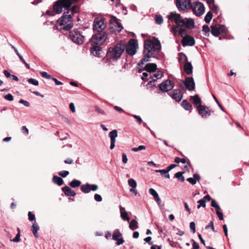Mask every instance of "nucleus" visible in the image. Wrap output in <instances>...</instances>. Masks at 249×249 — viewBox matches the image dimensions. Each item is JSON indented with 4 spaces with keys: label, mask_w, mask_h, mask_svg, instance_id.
Listing matches in <instances>:
<instances>
[{
    "label": "nucleus",
    "mask_w": 249,
    "mask_h": 249,
    "mask_svg": "<svg viewBox=\"0 0 249 249\" xmlns=\"http://www.w3.org/2000/svg\"><path fill=\"white\" fill-rule=\"evenodd\" d=\"M184 172H178L175 174V177L181 182H184L185 178L182 175L184 174Z\"/></svg>",
    "instance_id": "nucleus-32"
},
{
    "label": "nucleus",
    "mask_w": 249,
    "mask_h": 249,
    "mask_svg": "<svg viewBox=\"0 0 249 249\" xmlns=\"http://www.w3.org/2000/svg\"><path fill=\"white\" fill-rule=\"evenodd\" d=\"M178 61L180 64L185 63L188 62V58L184 53H178Z\"/></svg>",
    "instance_id": "nucleus-23"
},
{
    "label": "nucleus",
    "mask_w": 249,
    "mask_h": 249,
    "mask_svg": "<svg viewBox=\"0 0 249 249\" xmlns=\"http://www.w3.org/2000/svg\"><path fill=\"white\" fill-rule=\"evenodd\" d=\"M186 22H185V26L189 29H192L195 27V21L193 18H186Z\"/></svg>",
    "instance_id": "nucleus-27"
},
{
    "label": "nucleus",
    "mask_w": 249,
    "mask_h": 249,
    "mask_svg": "<svg viewBox=\"0 0 249 249\" xmlns=\"http://www.w3.org/2000/svg\"><path fill=\"white\" fill-rule=\"evenodd\" d=\"M19 103L20 104H23L25 107H28L30 106V103L28 101L26 100H24L23 99H21L19 100Z\"/></svg>",
    "instance_id": "nucleus-59"
},
{
    "label": "nucleus",
    "mask_w": 249,
    "mask_h": 249,
    "mask_svg": "<svg viewBox=\"0 0 249 249\" xmlns=\"http://www.w3.org/2000/svg\"><path fill=\"white\" fill-rule=\"evenodd\" d=\"M116 241H117L116 243L117 246H120L124 242V240L123 238H118Z\"/></svg>",
    "instance_id": "nucleus-60"
},
{
    "label": "nucleus",
    "mask_w": 249,
    "mask_h": 249,
    "mask_svg": "<svg viewBox=\"0 0 249 249\" xmlns=\"http://www.w3.org/2000/svg\"><path fill=\"white\" fill-rule=\"evenodd\" d=\"M209 228H211L213 231L216 232V231L214 230L213 222V221H210L209 224L207 225L205 228L206 230H208Z\"/></svg>",
    "instance_id": "nucleus-48"
},
{
    "label": "nucleus",
    "mask_w": 249,
    "mask_h": 249,
    "mask_svg": "<svg viewBox=\"0 0 249 249\" xmlns=\"http://www.w3.org/2000/svg\"><path fill=\"white\" fill-rule=\"evenodd\" d=\"M129 227L130 229H131L132 231H134L137 229L138 228V222L135 219H132L130 223Z\"/></svg>",
    "instance_id": "nucleus-31"
},
{
    "label": "nucleus",
    "mask_w": 249,
    "mask_h": 249,
    "mask_svg": "<svg viewBox=\"0 0 249 249\" xmlns=\"http://www.w3.org/2000/svg\"><path fill=\"white\" fill-rule=\"evenodd\" d=\"M219 28H220V34L221 33H223V34L227 33V32H228V29L225 25L219 24Z\"/></svg>",
    "instance_id": "nucleus-44"
},
{
    "label": "nucleus",
    "mask_w": 249,
    "mask_h": 249,
    "mask_svg": "<svg viewBox=\"0 0 249 249\" xmlns=\"http://www.w3.org/2000/svg\"><path fill=\"white\" fill-rule=\"evenodd\" d=\"M128 185L133 188H135L137 187L136 181L132 178L129 179L128 181Z\"/></svg>",
    "instance_id": "nucleus-39"
},
{
    "label": "nucleus",
    "mask_w": 249,
    "mask_h": 249,
    "mask_svg": "<svg viewBox=\"0 0 249 249\" xmlns=\"http://www.w3.org/2000/svg\"><path fill=\"white\" fill-rule=\"evenodd\" d=\"M184 70L185 73L190 75L193 72V66L191 62H187L184 65Z\"/></svg>",
    "instance_id": "nucleus-21"
},
{
    "label": "nucleus",
    "mask_w": 249,
    "mask_h": 249,
    "mask_svg": "<svg viewBox=\"0 0 249 249\" xmlns=\"http://www.w3.org/2000/svg\"><path fill=\"white\" fill-rule=\"evenodd\" d=\"M191 99L193 100V102L196 105H201V100L200 98L197 94H196L194 96H191L190 97Z\"/></svg>",
    "instance_id": "nucleus-29"
},
{
    "label": "nucleus",
    "mask_w": 249,
    "mask_h": 249,
    "mask_svg": "<svg viewBox=\"0 0 249 249\" xmlns=\"http://www.w3.org/2000/svg\"><path fill=\"white\" fill-rule=\"evenodd\" d=\"M216 214H217L218 217L219 218V219L220 220H223V213L222 212H220L219 211H216Z\"/></svg>",
    "instance_id": "nucleus-61"
},
{
    "label": "nucleus",
    "mask_w": 249,
    "mask_h": 249,
    "mask_svg": "<svg viewBox=\"0 0 249 249\" xmlns=\"http://www.w3.org/2000/svg\"><path fill=\"white\" fill-rule=\"evenodd\" d=\"M5 99L9 101H12L14 100V97L11 93H8L4 96Z\"/></svg>",
    "instance_id": "nucleus-50"
},
{
    "label": "nucleus",
    "mask_w": 249,
    "mask_h": 249,
    "mask_svg": "<svg viewBox=\"0 0 249 249\" xmlns=\"http://www.w3.org/2000/svg\"><path fill=\"white\" fill-rule=\"evenodd\" d=\"M181 83L179 84L180 87L182 89H184V87H182V83H184L186 89L189 91H193L195 89V83L193 77H187L185 79V80H180Z\"/></svg>",
    "instance_id": "nucleus-9"
},
{
    "label": "nucleus",
    "mask_w": 249,
    "mask_h": 249,
    "mask_svg": "<svg viewBox=\"0 0 249 249\" xmlns=\"http://www.w3.org/2000/svg\"><path fill=\"white\" fill-rule=\"evenodd\" d=\"M28 82L29 84H32L34 86H38L39 84L38 81L34 78H29L28 79Z\"/></svg>",
    "instance_id": "nucleus-45"
},
{
    "label": "nucleus",
    "mask_w": 249,
    "mask_h": 249,
    "mask_svg": "<svg viewBox=\"0 0 249 249\" xmlns=\"http://www.w3.org/2000/svg\"><path fill=\"white\" fill-rule=\"evenodd\" d=\"M127 158L125 153H123L122 154V161L124 163H126L127 162Z\"/></svg>",
    "instance_id": "nucleus-62"
},
{
    "label": "nucleus",
    "mask_w": 249,
    "mask_h": 249,
    "mask_svg": "<svg viewBox=\"0 0 249 249\" xmlns=\"http://www.w3.org/2000/svg\"><path fill=\"white\" fill-rule=\"evenodd\" d=\"M190 228L193 233H195L196 232V226L194 222H191L190 223Z\"/></svg>",
    "instance_id": "nucleus-55"
},
{
    "label": "nucleus",
    "mask_w": 249,
    "mask_h": 249,
    "mask_svg": "<svg viewBox=\"0 0 249 249\" xmlns=\"http://www.w3.org/2000/svg\"><path fill=\"white\" fill-rule=\"evenodd\" d=\"M200 179V176L199 174L196 173L193 175V178H189L187 180L192 185L196 184V181H199Z\"/></svg>",
    "instance_id": "nucleus-22"
},
{
    "label": "nucleus",
    "mask_w": 249,
    "mask_h": 249,
    "mask_svg": "<svg viewBox=\"0 0 249 249\" xmlns=\"http://www.w3.org/2000/svg\"><path fill=\"white\" fill-rule=\"evenodd\" d=\"M213 98H214L215 101L216 102V103H217V105L218 106V107H220V108L223 111H225L224 110V108L222 107V106L221 105V104L219 103V102H218V100L217 99L216 97L215 96V95H214L213 94Z\"/></svg>",
    "instance_id": "nucleus-58"
},
{
    "label": "nucleus",
    "mask_w": 249,
    "mask_h": 249,
    "mask_svg": "<svg viewBox=\"0 0 249 249\" xmlns=\"http://www.w3.org/2000/svg\"><path fill=\"white\" fill-rule=\"evenodd\" d=\"M132 116L137 120V122L139 124H140L142 122V118L139 116L134 114L132 115Z\"/></svg>",
    "instance_id": "nucleus-57"
},
{
    "label": "nucleus",
    "mask_w": 249,
    "mask_h": 249,
    "mask_svg": "<svg viewBox=\"0 0 249 249\" xmlns=\"http://www.w3.org/2000/svg\"><path fill=\"white\" fill-rule=\"evenodd\" d=\"M149 75L150 79H156V81L158 79L161 78L163 75L162 72L158 69L155 71L149 74Z\"/></svg>",
    "instance_id": "nucleus-16"
},
{
    "label": "nucleus",
    "mask_w": 249,
    "mask_h": 249,
    "mask_svg": "<svg viewBox=\"0 0 249 249\" xmlns=\"http://www.w3.org/2000/svg\"><path fill=\"white\" fill-rule=\"evenodd\" d=\"M198 113L203 118H207L211 115V111L209 107L206 106L199 105L197 107Z\"/></svg>",
    "instance_id": "nucleus-13"
},
{
    "label": "nucleus",
    "mask_w": 249,
    "mask_h": 249,
    "mask_svg": "<svg viewBox=\"0 0 249 249\" xmlns=\"http://www.w3.org/2000/svg\"><path fill=\"white\" fill-rule=\"evenodd\" d=\"M107 22L105 18L97 17L94 18L92 29L94 34L90 39L92 44L102 45L107 40V34L105 31Z\"/></svg>",
    "instance_id": "nucleus-3"
},
{
    "label": "nucleus",
    "mask_w": 249,
    "mask_h": 249,
    "mask_svg": "<svg viewBox=\"0 0 249 249\" xmlns=\"http://www.w3.org/2000/svg\"><path fill=\"white\" fill-rule=\"evenodd\" d=\"M95 110L98 113H100V114H103V115H105V111L103 109H102L101 108L98 107V106H95Z\"/></svg>",
    "instance_id": "nucleus-56"
},
{
    "label": "nucleus",
    "mask_w": 249,
    "mask_h": 249,
    "mask_svg": "<svg viewBox=\"0 0 249 249\" xmlns=\"http://www.w3.org/2000/svg\"><path fill=\"white\" fill-rule=\"evenodd\" d=\"M53 182L59 186L62 185L64 183L63 179L56 175L53 176Z\"/></svg>",
    "instance_id": "nucleus-28"
},
{
    "label": "nucleus",
    "mask_w": 249,
    "mask_h": 249,
    "mask_svg": "<svg viewBox=\"0 0 249 249\" xmlns=\"http://www.w3.org/2000/svg\"><path fill=\"white\" fill-rule=\"evenodd\" d=\"M155 20L157 24H161L163 22L162 17L160 15H156L155 16Z\"/></svg>",
    "instance_id": "nucleus-37"
},
{
    "label": "nucleus",
    "mask_w": 249,
    "mask_h": 249,
    "mask_svg": "<svg viewBox=\"0 0 249 249\" xmlns=\"http://www.w3.org/2000/svg\"><path fill=\"white\" fill-rule=\"evenodd\" d=\"M20 233H18L16 236V237L12 239H10V241L11 242H18L20 239Z\"/></svg>",
    "instance_id": "nucleus-51"
},
{
    "label": "nucleus",
    "mask_w": 249,
    "mask_h": 249,
    "mask_svg": "<svg viewBox=\"0 0 249 249\" xmlns=\"http://www.w3.org/2000/svg\"><path fill=\"white\" fill-rule=\"evenodd\" d=\"M69 38L74 43L81 45L85 41V36L77 29L71 31L69 35Z\"/></svg>",
    "instance_id": "nucleus-5"
},
{
    "label": "nucleus",
    "mask_w": 249,
    "mask_h": 249,
    "mask_svg": "<svg viewBox=\"0 0 249 249\" xmlns=\"http://www.w3.org/2000/svg\"><path fill=\"white\" fill-rule=\"evenodd\" d=\"M81 184L80 180L74 179L69 183L70 186L72 188H76L79 187Z\"/></svg>",
    "instance_id": "nucleus-30"
},
{
    "label": "nucleus",
    "mask_w": 249,
    "mask_h": 249,
    "mask_svg": "<svg viewBox=\"0 0 249 249\" xmlns=\"http://www.w3.org/2000/svg\"><path fill=\"white\" fill-rule=\"evenodd\" d=\"M28 215L30 221H32L35 220V215L32 212H29Z\"/></svg>",
    "instance_id": "nucleus-53"
},
{
    "label": "nucleus",
    "mask_w": 249,
    "mask_h": 249,
    "mask_svg": "<svg viewBox=\"0 0 249 249\" xmlns=\"http://www.w3.org/2000/svg\"><path fill=\"white\" fill-rule=\"evenodd\" d=\"M174 83L170 80H167L159 85L160 89L162 92H167L173 89Z\"/></svg>",
    "instance_id": "nucleus-11"
},
{
    "label": "nucleus",
    "mask_w": 249,
    "mask_h": 249,
    "mask_svg": "<svg viewBox=\"0 0 249 249\" xmlns=\"http://www.w3.org/2000/svg\"><path fill=\"white\" fill-rule=\"evenodd\" d=\"M40 73L43 78L48 79H52L53 78V76L51 75L48 74L46 71H41Z\"/></svg>",
    "instance_id": "nucleus-42"
},
{
    "label": "nucleus",
    "mask_w": 249,
    "mask_h": 249,
    "mask_svg": "<svg viewBox=\"0 0 249 249\" xmlns=\"http://www.w3.org/2000/svg\"><path fill=\"white\" fill-rule=\"evenodd\" d=\"M178 34L182 37V38L184 37V36L186 35H188L187 34V32L186 29L183 28H180L178 29Z\"/></svg>",
    "instance_id": "nucleus-40"
},
{
    "label": "nucleus",
    "mask_w": 249,
    "mask_h": 249,
    "mask_svg": "<svg viewBox=\"0 0 249 249\" xmlns=\"http://www.w3.org/2000/svg\"><path fill=\"white\" fill-rule=\"evenodd\" d=\"M213 18V14L211 11H209L204 17V21L207 23H209L211 21Z\"/></svg>",
    "instance_id": "nucleus-35"
},
{
    "label": "nucleus",
    "mask_w": 249,
    "mask_h": 249,
    "mask_svg": "<svg viewBox=\"0 0 249 249\" xmlns=\"http://www.w3.org/2000/svg\"><path fill=\"white\" fill-rule=\"evenodd\" d=\"M152 238L150 236H148L144 239V240L148 243L149 245H152L153 242L151 241Z\"/></svg>",
    "instance_id": "nucleus-64"
},
{
    "label": "nucleus",
    "mask_w": 249,
    "mask_h": 249,
    "mask_svg": "<svg viewBox=\"0 0 249 249\" xmlns=\"http://www.w3.org/2000/svg\"><path fill=\"white\" fill-rule=\"evenodd\" d=\"M122 235L121 232L119 231L118 229L115 230L112 234V239L114 240H116L119 237H121Z\"/></svg>",
    "instance_id": "nucleus-33"
},
{
    "label": "nucleus",
    "mask_w": 249,
    "mask_h": 249,
    "mask_svg": "<svg viewBox=\"0 0 249 249\" xmlns=\"http://www.w3.org/2000/svg\"><path fill=\"white\" fill-rule=\"evenodd\" d=\"M121 216L122 218L124 221H128L129 220V219H130V218H129V217L127 215V213L126 211H124V212H122L121 213Z\"/></svg>",
    "instance_id": "nucleus-41"
},
{
    "label": "nucleus",
    "mask_w": 249,
    "mask_h": 249,
    "mask_svg": "<svg viewBox=\"0 0 249 249\" xmlns=\"http://www.w3.org/2000/svg\"><path fill=\"white\" fill-rule=\"evenodd\" d=\"M195 5L193 6L192 5V9L193 13L197 17H200L202 15L205 11V7L204 4L199 1L193 2Z\"/></svg>",
    "instance_id": "nucleus-10"
},
{
    "label": "nucleus",
    "mask_w": 249,
    "mask_h": 249,
    "mask_svg": "<svg viewBox=\"0 0 249 249\" xmlns=\"http://www.w3.org/2000/svg\"><path fill=\"white\" fill-rule=\"evenodd\" d=\"M169 19L171 20L174 21L177 25V27H182L185 25V21L184 19L179 14L174 12L170 13L169 15Z\"/></svg>",
    "instance_id": "nucleus-8"
},
{
    "label": "nucleus",
    "mask_w": 249,
    "mask_h": 249,
    "mask_svg": "<svg viewBox=\"0 0 249 249\" xmlns=\"http://www.w3.org/2000/svg\"><path fill=\"white\" fill-rule=\"evenodd\" d=\"M161 45L160 40L155 38V41L150 39H146L144 41L143 50V57L138 62V66L142 67L145 62L150 61V58L153 57L160 59L161 56L160 51ZM145 71L143 68H139L138 72L141 73Z\"/></svg>",
    "instance_id": "nucleus-2"
},
{
    "label": "nucleus",
    "mask_w": 249,
    "mask_h": 249,
    "mask_svg": "<svg viewBox=\"0 0 249 249\" xmlns=\"http://www.w3.org/2000/svg\"><path fill=\"white\" fill-rule=\"evenodd\" d=\"M148 75L149 74L147 73V72H144L142 73V79L143 81H147L148 80Z\"/></svg>",
    "instance_id": "nucleus-54"
},
{
    "label": "nucleus",
    "mask_w": 249,
    "mask_h": 249,
    "mask_svg": "<svg viewBox=\"0 0 249 249\" xmlns=\"http://www.w3.org/2000/svg\"><path fill=\"white\" fill-rule=\"evenodd\" d=\"M117 20V18L115 16H112L111 19L110 20V25L112 24V22H114L115 24H116L117 27L119 28V30H118V32L120 33L123 29V27L121 23L118 22Z\"/></svg>",
    "instance_id": "nucleus-26"
},
{
    "label": "nucleus",
    "mask_w": 249,
    "mask_h": 249,
    "mask_svg": "<svg viewBox=\"0 0 249 249\" xmlns=\"http://www.w3.org/2000/svg\"><path fill=\"white\" fill-rule=\"evenodd\" d=\"M124 50L125 43L123 41H120L113 47L108 48L107 57L109 60H117L121 57Z\"/></svg>",
    "instance_id": "nucleus-4"
},
{
    "label": "nucleus",
    "mask_w": 249,
    "mask_h": 249,
    "mask_svg": "<svg viewBox=\"0 0 249 249\" xmlns=\"http://www.w3.org/2000/svg\"><path fill=\"white\" fill-rule=\"evenodd\" d=\"M198 204L197 206V208L199 209L201 207H206V202L202 199H200L197 201Z\"/></svg>",
    "instance_id": "nucleus-47"
},
{
    "label": "nucleus",
    "mask_w": 249,
    "mask_h": 249,
    "mask_svg": "<svg viewBox=\"0 0 249 249\" xmlns=\"http://www.w3.org/2000/svg\"><path fill=\"white\" fill-rule=\"evenodd\" d=\"M138 48V41L135 39H130L128 43L126 45L125 44L126 52L131 56H133L136 54Z\"/></svg>",
    "instance_id": "nucleus-6"
},
{
    "label": "nucleus",
    "mask_w": 249,
    "mask_h": 249,
    "mask_svg": "<svg viewBox=\"0 0 249 249\" xmlns=\"http://www.w3.org/2000/svg\"><path fill=\"white\" fill-rule=\"evenodd\" d=\"M144 69L147 72L152 73L158 69L157 66L155 63H148L144 67Z\"/></svg>",
    "instance_id": "nucleus-17"
},
{
    "label": "nucleus",
    "mask_w": 249,
    "mask_h": 249,
    "mask_svg": "<svg viewBox=\"0 0 249 249\" xmlns=\"http://www.w3.org/2000/svg\"><path fill=\"white\" fill-rule=\"evenodd\" d=\"M98 188V186L97 184H90L89 183H86L81 186L80 189L83 193L85 194H88L91 191H96Z\"/></svg>",
    "instance_id": "nucleus-12"
},
{
    "label": "nucleus",
    "mask_w": 249,
    "mask_h": 249,
    "mask_svg": "<svg viewBox=\"0 0 249 249\" xmlns=\"http://www.w3.org/2000/svg\"><path fill=\"white\" fill-rule=\"evenodd\" d=\"M149 193L153 196L154 198H155L156 197L159 196L158 193L153 188L149 189Z\"/></svg>",
    "instance_id": "nucleus-43"
},
{
    "label": "nucleus",
    "mask_w": 249,
    "mask_h": 249,
    "mask_svg": "<svg viewBox=\"0 0 249 249\" xmlns=\"http://www.w3.org/2000/svg\"><path fill=\"white\" fill-rule=\"evenodd\" d=\"M70 174L68 171H62L58 173V174L62 178H65Z\"/></svg>",
    "instance_id": "nucleus-49"
},
{
    "label": "nucleus",
    "mask_w": 249,
    "mask_h": 249,
    "mask_svg": "<svg viewBox=\"0 0 249 249\" xmlns=\"http://www.w3.org/2000/svg\"><path fill=\"white\" fill-rule=\"evenodd\" d=\"M39 229V227L38 224L36 221H35L32 226V231L33 232V234L34 235L36 238L38 237V235L37 234V231Z\"/></svg>",
    "instance_id": "nucleus-25"
},
{
    "label": "nucleus",
    "mask_w": 249,
    "mask_h": 249,
    "mask_svg": "<svg viewBox=\"0 0 249 249\" xmlns=\"http://www.w3.org/2000/svg\"><path fill=\"white\" fill-rule=\"evenodd\" d=\"M62 191L66 196H74L76 194L73 190H72L70 187L67 186L62 188Z\"/></svg>",
    "instance_id": "nucleus-20"
},
{
    "label": "nucleus",
    "mask_w": 249,
    "mask_h": 249,
    "mask_svg": "<svg viewBox=\"0 0 249 249\" xmlns=\"http://www.w3.org/2000/svg\"><path fill=\"white\" fill-rule=\"evenodd\" d=\"M78 0H57L53 4V11L47 10L46 14L53 16L55 14H61L64 9V13L57 20V23L60 26L64 25L63 29L65 31H69L73 27L72 23V17L79 12V7L76 5H72Z\"/></svg>",
    "instance_id": "nucleus-1"
},
{
    "label": "nucleus",
    "mask_w": 249,
    "mask_h": 249,
    "mask_svg": "<svg viewBox=\"0 0 249 249\" xmlns=\"http://www.w3.org/2000/svg\"><path fill=\"white\" fill-rule=\"evenodd\" d=\"M155 172L157 173H160L161 175H164V177L167 178H170V175L167 171L166 169H162V170H156Z\"/></svg>",
    "instance_id": "nucleus-34"
},
{
    "label": "nucleus",
    "mask_w": 249,
    "mask_h": 249,
    "mask_svg": "<svg viewBox=\"0 0 249 249\" xmlns=\"http://www.w3.org/2000/svg\"><path fill=\"white\" fill-rule=\"evenodd\" d=\"M211 32L213 36L217 37L220 34L219 24L211 25Z\"/></svg>",
    "instance_id": "nucleus-19"
},
{
    "label": "nucleus",
    "mask_w": 249,
    "mask_h": 249,
    "mask_svg": "<svg viewBox=\"0 0 249 249\" xmlns=\"http://www.w3.org/2000/svg\"><path fill=\"white\" fill-rule=\"evenodd\" d=\"M192 241H193V249H199V244L197 242L195 241L194 240H192Z\"/></svg>",
    "instance_id": "nucleus-63"
},
{
    "label": "nucleus",
    "mask_w": 249,
    "mask_h": 249,
    "mask_svg": "<svg viewBox=\"0 0 249 249\" xmlns=\"http://www.w3.org/2000/svg\"><path fill=\"white\" fill-rule=\"evenodd\" d=\"M202 31L204 32V35L205 36H209L210 30L209 27L207 25H203Z\"/></svg>",
    "instance_id": "nucleus-36"
},
{
    "label": "nucleus",
    "mask_w": 249,
    "mask_h": 249,
    "mask_svg": "<svg viewBox=\"0 0 249 249\" xmlns=\"http://www.w3.org/2000/svg\"><path fill=\"white\" fill-rule=\"evenodd\" d=\"M168 94L173 99L178 102H180L183 97V94L179 89H175L172 93H168Z\"/></svg>",
    "instance_id": "nucleus-15"
},
{
    "label": "nucleus",
    "mask_w": 249,
    "mask_h": 249,
    "mask_svg": "<svg viewBox=\"0 0 249 249\" xmlns=\"http://www.w3.org/2000/svg\"><path fill=\"white\" fill-rule=\"evenodd\" d=\"M93 46L90 50V52L93 54V55L97 57L101 56V53L102 52V49L100 47L97 46Z\"/></svg>",
    "instance_id": "nucleus-18"
},
{
    "label": "nucleus",
    "mask_w": 249,
    "mask_h": 249,
    "mask_svg": "<svg viewBox=\"0 0 249 249\" xmlns=\"http://www.w3.org/2000/svg\"><path fill=\"white\" fill-rule=\"evenodd\" d=\"M108 136L110 137V138L116 139V138L118 136L117 130L116 129H114V130H113L112 131H110L108 134Z\"/></svg>",
    "instance_id": "nucleus-38"
},
{
    "label": "nucleus",
    "mask_w": 249,
    "mask_h": 249,
    "mask_svg": "<svg viewBox=\"0 0 249 249\" xmlns=\"http://www.w3.org/2000/svg\"><path fill=\"white\" fill-rule=\"evenodd\" d=\"M94 199L97 202H101L102 200V197L99 194H96L94 196Z\"/></svg>",
    "instance_id": "nucleus-52"
},
{
    "label": "nucleus",
    "mask_w": 249,
    "mask_h": 249,
    "mask_svg": "<svg viewBox=\"0 0 249 249\" xmlns=\"http://www.w3.org/2000/svg\"><path fill=\"white\" fill-rule=\"evenodd\" d=\"M176 5L180 11H186L192 8V4L190 0H175Z\"/></svg>",
    "instance_id": "nucleus-7"
},
{
    "label": "nucleus",
    "mask_w": 249,
    "mask_h": 249,
    "mask_svg": "<svg viewBox=\"0 0 249 249\" xmlns=\"http://www.w3.org/2000/svg\"><path fill=\"white\" fill-rule=\"evenodd\" d=\"M195 42L194 38L189 35L184 36L181 40L182 45L184 47L193 46L195 45Z\"/></svg>",
    "instance_id": "nucleus-14"
},
{
    "label": "nucleus",
    "mask_w": 249,
    "mask_h": 249,
    "mask_svg": "<svg viewBox=\"0 0 249 249\" xmlns=\"http://www.w3.org/2000/svg\"><path fill=\"white\" fill-rule=\"evenodd\" d=\"M181 107L186 110L191 111L192 106L187 100H183L181 103Z\"/></svg>",
    "instance_id": "nucleus-24"
},
{
    "label": "nucleus",
    "mask_w": 249,
    "mask_h": 249,
    "mask_svg": "<svg viewBox=\"0 0 249 249\" xmlns=\"http://www.w3.org/2000/svg\"><path fill=\"white\" fill-rule=\"evenodd\" d=\"M156 82V79H152V80L148 82L146 85L147 88L149 89L153 87H154L155 86Z\"/></svg>",
    "instance_id": "nucleus-46"
}]
</instances>
